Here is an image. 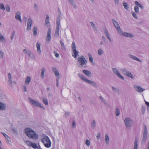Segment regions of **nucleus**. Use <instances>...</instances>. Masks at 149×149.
<instances>
[{
  "label": "nucleus",
  "instance_id": "52",
  "mask_svg": "<svg viewBox=\"0 0 149 149\" xmlns=\"http://www.w3.org/2000/svg\"><path fill=\"white\" fill-rule=\"evenodd\" d=\"M68 2L70 3L72 5L74 6V0H68Z\"/></svg>",
  "mask_w": 149,
  "mask_h": 149
},
{
  "label": "nucleus",
  "instance_id": "32",
  "mask_svg": "<svg viewBox=\"0 0 149 149\" xmlns=\"http://www.w3.org/2000/svg\"><path fill=\"white\" fill-rule=\"evenodd\" d=\"M109 137L107 134H106L105 135V142L107 144L109 143Z\"/></svg>",
  "mask_w": 149,
  "mask_h": 149
},
{
  "label": "nucleus",
  "instance_id": "24",
  "mask_svg": "<svg viewBox=\"0 0 149 149\" xmlns=\"http://www.w3.org/2000/svg\"><path fill=\"white\" fill-rule=\"evenodd\" d=\"M60 19L59 17H58L56 20V28H60Z\"/></svg>",
  "mask_w": 149,
  "mask_h": 149
},
{
  "label": "nucleus",
  "instance_id": "25",
  "mask_svg": "<svg viewBox=\"0 0 149 149\" xmlns=\"http://www.w3.org/2000/svg\"><path fill=\"white\" fill-rule=\"evenodd\" d=\"M0 41L1 42L4 44L6 42V40L4 37L2 35H0Z\"/></svg>",
  "mask_w": 149,
  "mask_h": 149
},
{
  "label": "nucleus",
  "instance_id": "7",
  "mask_svg": "<svg viewBox=\"0 0 149 149\" xmlns=\"http://www.w3.org/2000/svg\"><path fill=\"white\" fill-rule=\"evenodd\" d=\"M121 72L124 75L131 78L133 79L134 77L130 72L125 69H123L121 70Z\"/></svg>",
  "mask_w": 149,
  "mask_h": 149
},
{
  "label": "nucleus",
  "instance_id": "26",
  "mask_svg": "<svg viewBox=\"0 0 149 149\" xmlns=\"http://www.w3.org/2000/svg\"><path fill=\"white\" fill-rule=\"evenodd\" d=\"M45 69L44 68H42L41 70V72L40 73V77L42 78H44L45 76Z\"/></svg>",
  "mask_w": 149,
  "mask_h": 149
},
{
  "label": "nucleus",
  "instance_id": "48",
  "mask_svg": "<svg viewBox=\"0 0 149 149\" xmlns=\"http://www.w3.org/2000/svg\"><path fill=\"white\" fill-rule=\"evenodd\" d=\"M100 133L99 132H97V134L96 135V136L97 137V139H98V140L100 138Z\"/></svg>",
  "mask_w": 149,
  "mask_h": 149
},
{
  "label": "nucleus",
  "instance_id": "35",
  "mask_svg": "<svg viewBox=\"0 0 149 149\" xmlns=\"http://www.w3.org/2000/svg\"><path fill=\"white\" fill-rule=\"evenodd\" d=\"M33 34L34 36H36L37 34V28L36 26H34L33 29Z\"/></svg>",
  "mask_w": 149,
  "mask_h": 149
},
{
  "label": "nucleus",
  "instance_id": "6",
  "mask_svg": "<svg viewBox=\"0 0 149 149\" xmlns=\"http://www.w3.org/2000/svg\"><path fill=\"white\" fill-rule=\"evenodd\" d=\"M77 62L79 64V66L82 67L85 65H86L87 61L86 58L82 55L77 58Z\"/></svg>",
  "mask_w": 149,
  "mask_h": 149
},
{
  "label": "nucleus",
  "instance_id": "18",
  "mask_svg": "<svg viewBox=\"0 0 149 149\" xmlns=\"http://www.w3.org/2000/svg\"><path fill=\"white\" fill-rule=\"evenodd\" d=\"M21 13L19 11L15 13V18L19 21L20 22H22V19L20 16Z\"/></svg>",
  "mask_w": 149,
  "mask_h": 149
},
{
  "label": "nucleus",
  "instance_id": "45",
  "mask_svg": "<svg viewBox=\"0 0 149 149\" xmlns=\"http://www.w3.org/2000/svg\"><path fill=\"white\" fill-rule=\"evenodd\" d=\"M11 130L12 131L13 133L15 134H17L18 133V132L17 130L16 129H15L14 128H12Z\"/></svg>",
  "mask_w": 149,
  "mask_h": 149
},
{
  "label": "nucleus",
  "instance_id": "11",
  "mask_svg": "<svg viewBox=\"0 0 149 149\" xmlns=\"http://www.w3.org/2000/svg\"><path fill=\"white\" fill-rule=\"evenodd\" d=\"M112 70L113 72L118 77H119L122 79L123 80H124V77L121 75L120 73L119 70L118 69L115 68H113L112 69Z\"/></svg>",
  "mask_w": 149,
  "mask_h": 149
},
{
  "label": "nucleus",
  "instance_id": "53",
  "mask_svg": "<svg viewBox=\"0 0 149 149\" xmlns=\"http://www.w3.org/2000/svg\"><path fill=\"white\" fill-rule=\"evenodd\" d=\"M90 141L88 140H86L85 142L86 144L88 146H90Z\"/></svg>",
  "mask_w": 149,
  "mask_h": 149
},
{
  "label": "nucleus",
  "instance_id": "54",
  "mask_svg": "<svg viewBox=\"0 0 149 149\" xmlns=\"http://www.w3.org/2000/svg\"><path fill=\"white\" fill-rule=\"evenodd\" d=\"M15 35V32L13 31V33L12 34L11 36V40H13V39Z\"/></svg>",
  "mask_w": 149,
  "mask_h": 149
},
{
  "label": "nucleus",
  "instance_id": "41",
  "mask_svg": "<svg viewBox=\"0 0 149 149\" xmlns=\"http://www.w3.org/2000/svg\"><path fill=\"white\" fill-rule=\"evenodd\" d=\"M42 102L45 105H47L48 104V102L47 99L43 98L42 100Z\"/></svg>",
  "mask_w": 149,
  "mask_h": 149
},
{
  "label": "nucleus",
  "instance_id": "9",
  "mask_svg": "<svg viewBox=\"0 0 149 149\" xmlns=\"http://www.w3.org/2000/svg\"><path fill=\"white\" fill-rule=\"evenodd\" d=\"M26 144L28 146H31L35 149H40V148L39 145L38 146L37 144L35 143H33L28 141H26Z\"/></svg>",
  "mask_w": 149,
  "mask_h": 149
},
{
  "label": "nucleus",
  "instance_id": "23",
  "mask_svg": "<svg viewBox=\"0 0 149 149\" xmlns=\"http://www.w3.org/2000/svg\"><path fill=\"white\" fill-rule=\"evenodd\" d=\"M52 70L56 76H57L60 75L58 71L55 67H52Z\"/></svg>",
  "mask_w": 149,
  "mask_h": 149
},
{
  "label": "nucleus",
  "instance_id": "13",
  "mask_svg": "<svg viewBox=\"0 0 149 149\" xmlns=\"http://www.w3.org/2000/svg\"><path fill=\"white\" fill-rule=\"evenodd\" d=\"M133 87L136 91L140 93H141L145 91V89L142 88L139 86L134 85Z\"/></svg>",
  "mask_w": 149,
  "mask_h": 149
},
{
  "label": "nucleus",
  "instance_id": "44",
  "mask_svg": "<svg viewBox=\"0 0 149 149\" xmlns=\"http://www.w3.org/2000/svg\"><path fill=\"white\" fill-rule=\"evenodd\" d=\"M134 10L136 13H138L139 12V8L137 6H135L134 7Z\"/></svg>",
  "mask_w": 149,
  "mask_h": 149
},
{
  "label": "nucleus",
  "instance_id": "37",
  "mask_svg": "<svg viewBox=\"0 0 149 149\" xmlns=\"http://www.w3.org/2000/svg\"><path fill=\"white\" fill-rule=\"evenodd\" d=\"M135 4L136 5L140 7L141 9H143L144 8L143 6L140 4L137 1H135Z\"/></svg>",
  "mask_w": 149,
  "mask_h": 149
},
{
  "label": "nucleus",
  "instance_id": "16",
  "mask_svg": "<svg viewBox=\"0 0 149 149\" xmlns=\"http://www.w3.org/2000/svg\"><path fill=\"white\" fill-rule=\"evenodd\" d=\"M104 32L107 37V39L109 40L111 42L112 41V40L111 38L110 37V34L109 33V32L107 30V29H106L104 28L103 29Z\"/></svg>",
  "mask_w": 149,
  "mask_h": 149
},
{
  "label": "nucleus",
  "instance_id": "22",
  "mask_svg": "<svg viewBox=\"0 0 149 149\" xmlns=\"http://www.w3.org/2000/svg\"><path fill=\"white\" fill-rule=\"evenodd\" d=\"M82 72L87 77H91V73L90 71L88 70H82Z\"/></svg>",
  "mask_w": 149,
  "mask_h": 149
},
{
  "label": "nucleus",
  "instance_id": "19",
  "mask_svg": "<svg viewBox=\"0 0 149 149\" xmlns=\"http://www.w3.org/2000/svg\"><path fill=\"white\" fill-rule=\"evenodd\" d=\"M128 56L129 58H130L132 59L140 62H141V61L140 60L139 58L134 55H133L130 54H129Z\"/></svg>",
  "mask_w": 149,
  "mask_h": 149
},
{
  "label": "nucleus",
  "instance_id": "8",
  "mask_svg": "<svg viewBox=\"0 0 149 149\" xmlns=\"http://www.w3.org/2000/svg\"><path fill=\"white\" fill-rule=\"evenodd\" d=\"M29 100L31 102V103L34 106H37L41 108H43V107H42L40 103H39L38 102L34 100H33L30 97L28 98Z\"/></svg>",
  "mask_w": 149,
  "mask_h": 149
},
{
  "label": "nucleus",
  "instance_id": "14",
  "mask_svg": "<svg viewBox=\"0 0 149 149\" xmlns=\"http://www.w3.org/2000/svg\"><path fill=\"white\" fill-rule=\"evenodd\" d=\"M51 30L50 28L48 29L47 32V34L46 37V40L48 43H49L51 39Z\"/></svg>",
  "mask_w": 149,
  "mask_h": 149
},
{
  "label": "nucleus",
  "instance_id": "34",
  "mask_svg": "<svg viewBox=\"0 0 149 149\" xmlns=\"http://www.w3.org/2000/svg\"><path fill=\"white\" fill-rule=\"evenodd\" d=\"M115 112L116 116H118L120 113V109L117 107H116V108Z\"/></svg>",
  "mask_w": 149,
  "mask_h": 149
},
{
  "label": "nucleus",
  "instance_id": "56",
  "mask_svg": "<svg viewBox=\"0 0 149 149\" xmlns=\"http://www.w3.org/2000/svg\"><path fill=\"white\" fill-rule=\"evenodd\" d=\"M23 88L24 91L26 92L27 91L26 87V86L23 85Z\"/></svg>",
  "mask_w": 149,
  "mask_h": 149
},
{
  "label": "nucleus",
  "instance_id": "12",
  "mask_svg": "<svg viewBox=\"0 0 149 149\" xmlns=\"http://www.w3.org/2000/svg\"><path fill=\"white\" fill-rule=\"evenodd\" d=\"M112 21L114 27L116 28L118 33H119L122 30L120 27L119 24L115 20L113 19H112Z\"/></svg>",
  "mask_w": 149,
  "mask_h": 149
},
{
  "label": "nucleus",
  "instance_id": "51",
  "mask_svg": "<svg viewBox=\"0 0 149 149\" xmlns=\"http://www.w3.org/2000/svg\"><path fill=\"white\" fill-rule=\"evenodd\" d=\"M4 54L3 52L0 50V58H2L3 57Z\"/></svg>",
  "mask_w": 149,
  "mask_h": 149
},
{
  "label": "nucleus",
  "instance_id": "50",
  "mask_svg": "<svg viewBox=\"0 0 149 149\" xmlns=\"http://www.w3.org/2000/svg\"><path fill=\"white\" fill-rule=\"evenodd\" d=\"M6 9L8 12H9L10 11V8L9 5H7L6 7Z\"/></svg>",
  "mask_w": 149,
  "mask_h": 149
},
{
  "label": "nucleus",
  "instance_id": "59",
  "mask_svg": "<svg viewBox=\"0 0 149 149\" xmlns=\"http://www.w3.org/2000/svg\"><path fill=\"white\" fill-rule=\"evenodd\" d=\"M34 7L36 9V10H38V6L35 3L34 5Z\"/></svg>",
  "mask_w": 149,
  "mask_h": 149
},
{
  "label": "nucleus",
  "instance_id": "49",
  "mask_svg": "<svg viewBox=\"0 0 149 149\" xmlns=\"http://www.w3.org/2000/svg\"><path fill=\"white\" fill-rule=\"evenodd\" d=\"M60 43L61 44V45L62 48L64 49L65 48V46L63 42L61 40L60 41Z\"/></svg>",
  "mask_w": 149,
  "mask_h": 149
},
{
  "label": "nucleus",
  "instance_id": "62",
  "mask_svg": "<svg viewBox=\"0 0 149 149\" xmlns=\"http://www.w3.org/2000/svg\"><path fill=\"white\" fill-rule=\"evenodd\" d=\"M6 140L7 142H9L10 140V138H8V139H6Z\"/></svg>",
  "mask_w": 149,
  "mask_h": 149
},
{
  "label": "nucleus",
  "instance_id": "55",
  "mask_svg": "<svg viewBox=\"0 0 149 149\" xmlns=\"http://www.w3.org/2000/svg\"><path fill=\"white\" fill-rule=\"evenodd\" d=\"M145 107L142 106L141 108V110L142 113L143 114L145 113Z\"/></svg>",
  "mask_w": 149,
  "mask_h": 149
},
{
  "label": "nucleus",
  "instance_id": "10",
  "mask_svg": "<svg viewBox=\"0 0 149 149\" xmlns=\"http://www.w3.org/2000/svg\"><path fill=\"white\" fill-rule=\"evenodd\" d=\"M121 36H124L127 37L132 38L134 37V36L131 33L127 32H123L121 30L118 33Z\"/></svg>",
  "mask_w": 149,
  "mask_h": 149
},
{
  "label": "nucleus",
  "instance_id": "58",
  "mask_svg": "<svg viewBox=\"0 0 149 149\" xmlns=\"http://www.w3.org/2000/svg\"><path fill=\"white\" fill-rule=\"evenodd\" d=\"M114 1L116 4L117 5H118L119 4V0H114Z\"/></svg>",
  "mask_w": 149,
  "mask_h": 149
},
{
  "label": "nucleus",
  "instance_id": "27",
  "mask_svg": "<svg viewBox=\"0 0 149 149\" xmlns=\"http://www.w3.org/2000/svg\"><path fill=\"white\" fill-rule=\"evenodd\" d=\"M104 53V51L103 49L100 48L98 50V53L99 55L101 56Z\"/></svg>",
  "mask_w": 149,
  "mask_h": 149
},
{
  "label": "nucleus",
  "instance_id": "33",
  "mask_svg": "<svg viewBox=\"0 0 149 149\" xmlns=\"http://www.w3.org/2000/svg\"><path fill=\"white\" fill-rule=\"evenodd\" d=\"M6 108V105L2 103H0V109L3 110Z\"/></svg>",
  "mask_w": 149,
  "mask_h": 149
},
{
  "label": "nucleus",
  "instance_id": "57",
  "mask_svg": "<svg viewBox=\"0 0 149 149\" xmlns=\"http://www.w3.org/2000/svg\"><path fill=\"white\" fill-rule=\"evenodd\" d=\"M70 113H69L68 112H66L65 113L64 116H65V117H66V116H67L68 115H69V114H70Z\"/></svg>",
  "mask_w": 149,
  "mask_h": 149
},
{
  "label": "nucleus",
  "instance_id": "40",
  "mask_svg": "<svg viewBox=\"0 0 149 149\" xmlns=\"http://www.w3.org/2000/svg\"><path fill=\"white\" fill-rule=\"evenodd\" d=\"M138 144L137 141L136 140H135L134 149H137Z\"/></svg>",
  "mask_w": 149,
  "mask_h": 149
},
{
  "label": "nucleus",
  "instance_id": "30",
  "mask_svg": "<svg viewBox=\"0 0 149 149\" xmlns=\"http://www.w3.org/2000/svg\"><path fill=\"white\" fill-rule=\"evenodd\" d=\"M31 78L30 76H28L25 81V83L26 84H29L30 81H31Z\"/></svg>",
  "mask_w": 149,
  "mask_h": 149
},
{
  "label": "nucleus",
  "instance_id": "1",
  "mask_svg": "<svg viewBox=\"0 0 149 149\" xmlns=\"http://www.w3.org/2000/svg\"><path fill=\"white\" fill-rule=\"evenodd\" d=\"M25 133L30 139L36 140L38 139V135L33 130L29 128H26L24 130Z\"/></svg>",
  "mask_w": 149,
  "mask_h": 149
},
{
  "label": "nucleus",
  "instance_id": "42",
  "mask_svg": "<svg viewBox=\"0 0 149 149\" xmlns=\"http://www.w3.org/2000/svg\"><path fill=\"white\" fill-rule=\"evenodd\" d=\"M92 27L95 30H97V28L95 27V24L92 22H90Z\"/></svg>",
  "mask_w": 149,
  "mask_h": 149
},
{
  "label": "nucleus",
  "instance_id": "21",
  "mask_svg": "<svg viewBox=\"0 0 149 149\" xmlns=\"http://www.w3.org/2000/svg\"><path fill=\"white\" fill-rule=\"evenodd\" d=\"M8 81L9 85L11 86L13 84V81L12 77L10 73H8Z\"/></svg>",
  "mask_w": 149,
  "mask_h": 149
},
{
  "label": "nucleus",
  "instance_id": "46",
  "mask_svg": "<svg viewBox=\"0 0 149 149\" xmlns=\"http://www.w3.org/2000/svg\"><path fill=\"white\" fill-rule=\"evenodd\" d=\"M131 14H132V15L133 16L134 18H135L136 19H137V18H138L136 14H135V13L133 11H132L131 12Z\"/></svg>",
  "mask_w": 149,
  "mask_h": 149
},
{
  "label": "nucleus",
  "instance_id": "15",
  "mask_svg": "<svg viewBox=\"0 0 149 149\" xmlns=\"http://www.w3.org/2000/svg\"><path fill=\"white\" fill-rule=\"evenodd\" d=\"M32 24V20L31 18H29L27 22V27L26 30L29 31L31 29V26Z\"/></svg>",
  "mask_w": 149,
  "mask_h": 149
},
{
  "label": "nucleus",
  "instance_id": "17",
  "mask_svg": "<svg viewBox=\"0 0 149 149\" xmlns=\"http://www.w3.org/2000/svg\"><path fill=\"white\" fill-rule=\"evenodd\" d=\"M23 52L26 54H27L29 56L33 57L34 55L29 50L25 49L23 50Z\"/></svg>",
  "mask_w": 149,
  "mask_h": 149
},
{
  "label": "nucleus",
  "instance_id": "61",
  "mask_svg": "<svg viewBox=\"0 0 149 149\" xmlns=\"http://www.w3.org/2000/svg\"><path fill=\"white\" fill-rule=\"evenodd\" d=\"M145 103L146 104V105L147 106H148L149 107V102H147V101H146L145 100Z\"/></svg>",
  "mask_w": 149,
  "mask_h": 149
},
{
  "label": "nucleus",
  "instance_id": "4",
  "mask_svg": "<svg viewBox=\"0 0 149 149\" xmlns=\"http://www.w3.org/2000/svg\"><path fill=\"white\" fill-rule=\"evenodd\" d=\"M41 141L43 143L46 147L49 148L51 147V142L48 136H45L41 140Z\"/></svg>",
  "mask_w": 149,
  "mask_h": 149
},
{
  "label": "nucleus",
  "instance_id": "43",
  "mask_svg": "<svg viewBox=\"0 0 149 149\" xmlns=\"http://www.w3.org/2000/svg\"><path fill=\"white\" fill-rule=\"evenodd\" d=\"M0 9H1L3 10H4L5 9V6L3 3H0Z\"/></svg>",
  "mask_w": 149,
  "mask_h": 149
},
{
  "label": "nucleus",
  "instance_id": "28",
  "mask_svg": "<svg viewBox=\"0 0 149 149\" xmlns=\"http://www.w3.org/2000/svg\"><path fill=\"white\" fill-rule=\"evenodd\" d=\"M59 28H56L54 36L56 37H58L59 35Z\"/></svg>",
  "mask_w": 149,
  "mask_h": 149
},
{
  "label": "nucleus",
  "instance_id": "3",
  "mask_svg": "<svg viewBox=\"0 0 149 149\" xmlns=\"http://www.w3.org/2000/svg\"><path fill=\"white\" fill-rule=\"evenodd\" d=\"M124 124L127 129H130L134 124L133 120L131 118L126 117L124 120Z\"/></svg>",
  "mask_w": 149,
  "mask_h": 149
},
{
  "label": "nucleus",
  "instance_id": "47",
  "mask_svg": "<svg viewBox=\"0 0 149 149\" xmlns=\"http://www.w3.org/2000/svg\"><path fill=\"white\" fill-rule=\"evenodd\" d=\"M76 48V47H75V58L77 57L79 53V52L75 49Z\"/></svg>",
  "mask_w": 149,
  "mask_h": 149
},
{
  "label": "nucleus",
  "instance_id": "5",
  "mask_svg": "<svg viewBox=\"0 0 149 149\" xmlns=\"http://www.w3.org/2000/svg\"><path fill=\"white\" fill-rule=\"evenodd\" d=\"M142 132L143 136L141 143H144L146 141L148 136V129L146 125H144Z\"/></svg>",
  "mask_w": 149,
  "mask_h": 149
},
{
  "label": "nucleus",
  "instance_id": "31",
  "mask_svg": "<svg viewBox=\"0 0 149 149\" xmlns=\"http://www.w3.org/2000/svg\"><path fill=\"white\" fill-rule=\"evenodd\" d=\"M72 56L74 58V43L73 42L72 43Z\"/></svg>",
  "mask_w": 149,
  "mask_h": 149
},
{
  "label": "nucleus",
  "instance_id": "63",
  "mask_svg": "<svg viewBox=\"0 0 149 149\" xmlns=\"http://www.w3.org/2000/svg\"><path fill=\"white\" fill-rule=\"evenodd\" d=\"M112 89L113 91H116V88L113 87H112Z\"/></svg>",
  "mask_w": 149,
  "mask_h": 149
},
{
  "label": "nucleus",
  "instance_id": "2",
  "mask_svg": "<svg viewBox=\"0 0 149 149\" xmlns=\"http://www.w3.org/2000/svg\"><path fill=\"white\" fill-rule=\"evenodd\" d=\"M78 75L82 80L95 87H97V84L95 82L88 79L87 78H86V77L83 75L79 73L78 74Z\"/></svg>",
  "mask_w": 149,
  "mask_h": 149
},
{
  "label": "nucleus",
  "instance_id": "60",
  "mask_svg": "<svg viewBox=\"0 0 149 149\" xmlns=\"http://www.w3.org/2000/svg\"><path fill=\"white\" fill-rule=\"evenodd\" d=\"M58 13H59V16L58 17H60V15L61 14V11L59 9H58Z\"/></svg>",
  "mask_w": 149,
  "mask_h": 149
},
{
  "label": "nucleus",
  "instance_id": "36",
  "mask_svg": "<svg viewBox=\"0 0 149 149\" xmlns=\"http://www.w3.org/2000/svg\"><path fill=\"white\" fill-rule=\"evenodd\" d=\"M88 55L89 57V61L91 63H93V57H92V56L91 55V54L90 53H88Z\"/></svg>",
  "mask_w": 149,
  "mask_h": 149
},
{
  "label": "nucleus",
  "instance_id": "29",
  "mask_svg": "<svg viewBox=\"0 0 149 149\" xmlns=\"http://www.w3.org/2000/svg\"><path fill=\"white\" fill-rule=\"evenodd\" d=\"M49 17L48 15H47L45 19V25L47 26H48V24L49 23Z\"/></svg>",
  "mask_w": 149,
  "mask_h": 149
},
{
  "label": "nucleus",
  "instance_id": "39",
  "mask_svg": "<svg viewBox=\"0 0 149 149\" xmlns=\"http://www.w3.org/2000/svg\"><path fill=\"white\" fill-rule=\"evenodd\" d=\"M123 6L124 8L126 10H128L129 8L128 4L126 2H124L123 3Z\"/></svg>",
  "mask_w": 149,
  "mask_h": 149
},
{
  "label": "nucleus",
  "instance_id": "38",
  "mask_svg": "<svg viewBox=\"0 0 149 149\" xmlns=\"http://www.w3.org/2000/svg\"><path fill=\"white\" fill-rule=\"evenodd\" d=\"M92 128H94L96 126V123L95 120H93L91 124Z\"/></svg>",
  "mask_w": 149,
  "mask_h": 149
},
{
  "label": "nucleus",
  "instance_id": "64",
  "mask_svg": "<svg viewBox=\"0 0 149 149\" xmlns=\"http://www.w3.org/2000/svg\"><path fill=\"white\" fill-rule=\"evenodd\" d=\"M59 55L57 53H56L55 54V56L56 57H58L59 56Z\"/></svg>",
  "mask_w": 149,
  "mask_h": 149
},
{
  "label": "nucleus",
  "instance_id": "20",
  "mask_svg": "<svg viewBox=\"0 0 149 149\" xmlns=\"http://www.w3.org/2000/svg\"><path fill=\"white\" fill-rule=\"evenodd\" d=\"M40 43L39 42H37L36 43L37 51L39 54H40L41 53V51L40 50Z\"/></svg>",
  "mask_w": 149,
  "mask_h": 149
}]
</instances>
